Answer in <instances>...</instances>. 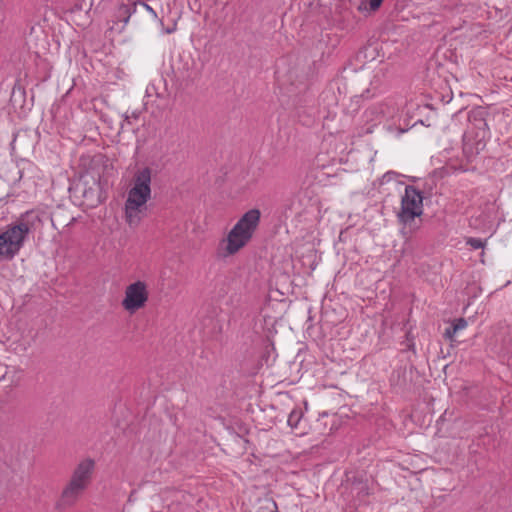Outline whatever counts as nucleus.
Returning a JSON list of instances; mask_svg holds the SVG:
<instances>
[{"mask_svg":"<svg viewBox=\"0 0 512 512\" xmlns=\"http://www.w3.org/2000/svg\"><path fill=\"white\" fill-rule=\"evenodd\" d=\"M43 213L30 210L0 231V261H10L24 247L29 235L40 229Z\"/></svg>","mask_w":512,"mask_h":512,"instance_id":"obj_1","label":"nucleus"},{"mask_svg":"<svg viewBox=\"0 0 512 512\" xmlns=\"http://www.w3.org/2000/svg\"><path fill=\"white\" fill-rule=\"evenodd\" d=\"M260 217V210L251 209L237 221L227 237L221 241L225 256L236 254L249 243L259 225Z\"/></svg>","mask_w":512,"mask_h":512,"instance_id":"obj_2","label":"nucleus"},{"mask_svg":"<svg viewBox=\"0 0 512 512\" xmlns=\"http://www.w3.org/2000/svg\"><path fill=\"white\" fill-rule=\"evenodd\" d=\"M423 213V195L414 186L408 185L401 199V209L397 215L403 225L404 235L412 234L420 228L421 221H416Z\"/></svg>","mask_w":512,"mask_h":512,"instance_id":"obj_3","label":"nucleus"},{"mask_svg":"<svg viewBox=\"0 0 512 512\" xmlns=\"http://www.w3.org/2000/svg\"><path fill=\"white\" fill-rule=\"evenodd\" d=\"M148 298L149 292L146 283L138 280L126 287L122 306L129 313H134L145 306Z\"/></svg>","mask_w":512,"mask_h":512,"instance_id":"obj_4","label":"nucleus"},{"mask_svg":"<svg viewBox=\"0 0 512 512\" xmlns=\"http://www.w3.org/2000/svg\"><path fill=\"white\" fill-rule=\"evenodd\" d=\"M152 170L149 167L137 169L133 175L132 187L127 198L148 202L151 198Z\"/></svg>","mask_w":512,"mask_h":512,"instance_id":"obj_5","label":"nucleus"},{"mask_svg":"<svg viewBox=\"0 0 512 512\" xmlns=\"http://www.w3.org/2000/svg\"><path fill=\"white\" fill-rule=\"evenodd\" d=\"M146 203L132 198L126 199L124 206L125 221L130 228H136L140 225L146 210Z\"/></svg>","mask_w":512,"mask_h":512,"instance_id":"obj_6","label":"nucleus"},{"mask_svg":"<svg viewBox=\"0 0 512 512\" xmlns=\"http://www.w3.org/2000/svg\"><path fill=\"white\" fill-rule=\"evenodd\" d=\"M94 466L92 459L82 460L74 469L69 481L86 490L91 482Z\"/></svg>","mask_w":512,"mask_h":512,"instance_id":"obj_7","label":"nucleus"},{"mask_svg":"<svg viewBox=\"0 0 512 512\" xmlns=\"http://www.w3.org/2000/svg\"><path fill=\"white\" fill-rule=\"evenodd\" d=\"M136 7V0H128V3L120 4L115 12L114 19L112 20V24L109 29L112 31L115 30L118 33L122 32L131 15L136 11Z\"/></svg>","mask_w":512,"mask_h":512,"instance_id":"obj_8","label":"nucleus"},{"mask_svg":"<svg viewBox=\"0 0 512 512\" xmlns=\"http://www.w3.org/2000/svg\"><path fill=\"white\" fill-rule=\"evenodd\" d=\"M84 491L85 489L82 487L68 481L61 492L60 498L56 502V509L64 510L74 506Z\"/></svg>","mask_w":512,"mask_h":512,"instance_id":"obj_9","label":"nucleus"},{"mask_svg":"<svg viewBox=\"0 0 512 512\" xmlns=\"http://www.w3.org/2000/svg\"><path fill=\"white\" fill-rule=\"evenodd\" d=\"M383 0H363L357 6V10L360 12H374L382 4Z\"/></svg>","mask_w":512,"mask_h":512,"instance_id":"obj_10","label":"nucleus"},{"mask_svg":"<svg viewBox=\"0 0 512 512\" xmlns=\"http://www.w3.org/2000/svg\"><path fill=\"white\" fill-rule=\"evenodd\" d=\"M302 415H303V413L301 410L294 409L293 411H291V413L288 416V420H287L288 425L293 429L298 428L301 418H302Z\"/></svg>","mask_w":512,"mask_h":512,"instance_id":"obj_11","label":"nucleus"},{"mask_svg":"<svg viewBox=\"0 0 512 512\" xmlns=\"http://www.w3.org/2000/svg\"><path fill=\"white\" fill-rule=\"evenodd\" d=\"M259 512H277V505L272 499H264L263 506L259 508Z\"/></svg>","mask_w":512,"mask_h":512,"instance_id":"obj_12","label":"nucleus"},{"mask_svg":"<svg viewBox=\"0 0 512 512\" xmlns=\"http://www.w3.org/2000/svg\"><path fill=\"white\" fill-rule=\"evenodd\" d=\"M467 326V321L464 318H458L452 324V332H458L460 330L465 329Z\"/></svg>","mask_w":512,"mask_h":512,"instance_id":"obj_13","label":"nucleus"},{"mask_svg":"<svg viewBox=\"0 0 512 512\" xmlns=\"http://www.w3.org/2000/svg\"><path fill=\"white\" fill-rule=\"evenodd\" d=\"M466 243L473 249H480L484 247V242L479 238H468Z\"/></svg>","mask_w":512,"mask_h":512,"instance_id":"obj_14","label":"nucleus"},{"mask_svg":"<svg viewBox=\"0 0 512 512\" xmlns=\"http://www.w3.org/2000/svg\"><path fill=\"white\" fill-rule=\"evenodd\" d=\"M137 5H141L143 8H145L154 19H158L157 13L154 11L152 7H150L148 4L144 2H137Z\"/></svg>","mask_w":512,"mask_h":512,"instance_id":"obj_15","label":"nucleus"},{"mask_svg":"<svg viewBox=\"0 0 512 512\" xmlns=\"http://www.w3.org/2000/svg\"><path fill=\"white\" fill-rule=\"evenodd\" d=\"M456 333H457V332H452V326H451V327H449V328H447V329L445 330L444 335H445L448 339L452 340V339H453V336H454Z\"/></svg>","mask_w":512,"mask_h":512,"instance_id":"obj_16","label":"nucleus"},{"mask_svg":"<svg viewBox=\"0 0 512 512\" xmlns=\"http://www.w3.org/2000/svg\"><path fill=\"white\" fill-rule=\"evenodd\" d=\"M362 96H364V97H366V98H370V97H372L373 95H371V94H370V90H369V89H367V90L365 91V94H363Z\"/></svg>","mask_w":512,"mask_h":512,"instance_id":"obj_17","label":"nucleus"},{"mask_svg":"<svg viewBox=\"0 0 512 512\" xmlns=\"http://www.w3.org/2000/svg\"><path fill=\"white\" fill-rule=\"evenodd\" d=\"M172 31H173V30H172V28H169V29L167 30V33H171Z\"/></svg>","mask_w":512,"mask_h":512,"instance_id":"obj_18","label":"nucleus"}]
</instances>
